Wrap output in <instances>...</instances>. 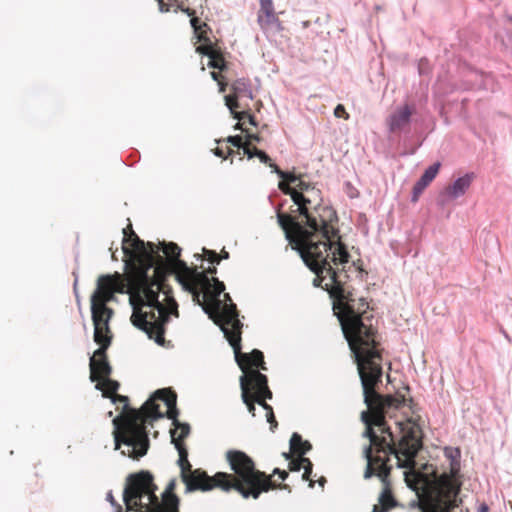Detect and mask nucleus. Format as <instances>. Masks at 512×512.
Instances as JSON below:
<instances>
[{
  "label": "nucleus",
  "instance_id": "c756f323",
  "mask_svg": "<svg viewBox=\"0 0 512 512\" xmlns=\"http://www.w3.org/2000/svg\"><path fill=\"white\" fill-rule=\"evenodd\" d=\"M203 257H205L212 264H219L218 253L214 250L202 248Z\"/></svg>",
  "mask_w": 512,
  "mask_h": 512
},
{
  "label": "nucleus",
  "instance_id": "09e8293b",
  "mask_svg": "<svg viewBox=\"0 0 512 512\" xmlns=\"http://www.w3.org/2000/svg\"><path fill=\"white\" fill-rule=\"evenodd\" d=\"M486 511H487V507L486 506L481 507V511L480 512H486Z\"/></svg>",
  "mask_w": 512,
  "mask_h": 512
},
{
  "label": "nucleus",
  "instance_id": "9d476101",
  "mask_svg": "<svg viewBox=\"0 0 512 512\" xmlns=\"http://www.w3.org/2000/svg\"><path fill=\"white\" fill-rule=\"evenodd\" d=\"M190 17V24L194 30V33L200 43L196 47V52L201 55H205L209 58L208 64H227L224 58V54L221 48L211 41L208 36L210 27L203 21H201L196 14Z\"/></svg>",
  "mask_w": 512,
  "mask_h": 512
},
{
  "label": "nucleus",
  "instance_id": "c85d7f7f",
  "mask_svg": "<svg viewBox=\"0 0 512 512\" xmlns=\"http://www.w3.org/2000/svg\"><path fill=\"white\" fill-rule=\"evenodd\" d=\"M290 182L284 180L279 183V189L286 195H289L294 201V197L297 195V188L291 187Z\"/></svg>",
  "mask_w": 512,
  "mask_h": 512
},
{
  "label": "nucleus",
  "instance_id": "de8ad7c7",
  "mask_svg": "<svg viewBox=\"0 0 512 512\" xmlns=\"http://www.w3.org/2000/svg\"><path fill=\"white\" fill-rule=\"evenodd\" d=\"M107 498H108L111 502L113 501V496L111 495V493H109V494L107 495Z\"/></svg>",
  "mask_w": 512,
  "mask_h": 512
},
{
  "label": "nucleus",
  "instance_id": "ea45409f",
  "mask_svg": "<svg viewBox=\"0 0 512 512\" xmlns=\"http://www.w3.org/2000/svg\"><path fill=\"white\" fill-rule=\"evenodd\" d=\"M261 138L258 134H247V140L246 142H252V141H255V142H260Z\"/></svg>",
  "mask_w": 512,
  "mask_h": 512
},
{
  "label": "nucleus",
  "instance_id": "f8f14e48",
  "mask_svg": "<svg viewBox=\"0 0 512 512\" xmlns=\"http://www.w3.org/2000/svg\"><path fill=\"white\" fill-rule=\"evenodd\" d=\"M227 476L225 472H217L213 476H209L204 470L192 469L188 473L181 475V480L186 486V492L194 491H210L214 488L223 490V482Z\"/></svg>",
  "mask_w": 512,
  "mask_h": 512
},
{
  "label": "nucleus",
  "instance_id": "a18cd8bd",
  "mask_svg": "<svg viewBox=\"0 0 512 512\" xmlns=\"http://www.w3.org/2000/svg\"><path fill=\"white\" fill-rule=\"evenodd\" d=\"M318 482H319V484H320L321 486H323V485H324V483L326 482V479H325L324 477H321V478L318 480Z\"/></svg>",
  "mask_w": 512,
  "mask_h": 512
},
{
  "label": "nucleus",
  "instance_id": "5701e85b",
  "mask_svg": "<svg viewBox=\"0 0 512 512\" xmlns=\"http://www.w3.org/2000/svg\"><path fill=\"white\" fill-rule=\"evenodd\" d=\"M312 445L310 442L303 440L301 435L298 433H293L290 439V450L292 454L298 456H304L306 452L311 450Z\"/></svg>",
  "mask_w": 512,
  "mask_h": 512
},
{
  "label": "nucleus",
  "instance_id": "72a5a7b5",
  "mask_svg": "<svg viewBox=\"0 0 512 512\" xmlns=\"http://www.w3.org/2000/svg\"><path fill=\"white\" fill-rule=\"evenodd\" d=\"M227 141L237 149H241L244 145V142L242 141V137L239 135L236 136H230L228 137Z\"/></svg>",
  "mask_w": 512,
  "mask_h": 512
},
{
  "label": "nucleus",
  "instance_id": "c03bdc74",
  "mask_svg": "<svg viewBox=\"0 0 512 512\" xmlns=\"http://www.w3.org/2000/svg\"><path fill=\"white\" fill-rule=\"evenodd\" d=\"M244 120H245V119H243L242 121H244ZM238 121H241V120H238ZM242 125H243V124H242L241 122H238V123L235 125V127H234V128H235L236 130H237V129H241L242 131H244V129H243V127H242Z\"/></svg>",
  "mask_w": 512,
  "mask_h": 512
},
{
  "label": "nucleus",
  "instance_id": "9b49d317",
  "mask_svg": "<svg viewBox=\"0 0 512 512\" xmlns=\"http://www.w3.org/2000/svg\"><path fill=\"white\" fill-rule=\"evenodd\" d=\"M124 262L126 263V260ZM127 270L128 269L125 266L124 274L115 272L111 275L100 276L97 280V288L91 296V300L108 303L114 298V293L116 292L128 293L130 295Z\"/></svg>",
  "mask_w": 512,
  "mask_h": 512
},
{
  "label": "nucleus",
  "instance_id": "f704fd0d",
  "mask_svg": "<svg viewBox=\"0 0 512 512\" xmlns=\"http://www.w3.org/2000/svg\"><path fill=\"white\" fill-rule=\"evenodd\" d=\"M256 154L255 157H258L259 160L264 164H269L271 161V158L262 150H259L258 148H254V153Z\"/></svg>",
  "mask_w": 512,
  "mask_h": 512
},
{
  "label": "nucleus",
  "instance_id": "6ab92c4d",
  "mask_svg": "<svg viewBox=\"0 0 512 512\" xmlns=\"http://www.w3.org/2000/svg\"><path fill=\"white\" fill-rule=\"evenodd\" d=\"M475 178L474 173H467L464 176L458 178L453 184L447 186L443 192V195L449 199H456L466 193L471 183Z\"/></svg>",
  "mask_w": 512,
  "mask_h": 512
},
{
  "label": "nucleus",
  "instance_id": "58836bf2",
  "mask_svg": "<svg viewBox=\"0 0 512 512\" xmlns=\"http://www.w3.org/2000/svg\"><path fill=\"white\" fill-rule=\"evenodd\" d=\"M276 474H278V475H279V477H280V479H281V480H283V481H284V480H286V478H287V477H288V475H289L287 471H285V470H280L279 468H275V469L273 470V473H272L270 476L272 477L273 475H276Z\"/></svg>",
  "mask_w": 512,
  "mask_h": 512
},
{
  "label": "nucleus",
  "instance_id": "f3484780",
  "mask_svg": "<svg viewBox=\"0 0 512 512\" xmlns=\"http://www.w3.org/2000/svg\"><path fill=\"white\" fill-rule=\"evenodd\" d=\"M414 113V107L405 104L397 108L389 117L388 125L391 131H398L404 128L410 122V117Z\"/></svg>",
  "mask_w": 512,
  "mask_h": 512
},
{
  "label": "nucleus",
  "instance_id": "8fccbe9b",
  "mask_svg": "<svg viewBox=\"0 0 512 512\" xmlns=\"http://www.w3.org/2000/svg\"><path fill=\"white\" fill-rule=\"evenodd\" d=\"M286 459H290V454L284 453Z\"/></svg>",
  "mask_w": 512,
  "mask_h": 512
},
{
  "label": "nucleus",
  "instance_id": "37998d69",
  "mask_svg": "<svg viewBox=\"0 0 512 512\" xmlns=\"http://www.w3.org/2000/svg\"><path fill=\"white\" fill-rule=\"evenodd\" d=\"M214 153H215V155H217L218 157L226 158V153H225V151H224L222 148H220V147H217V148L215 149V152H214Z\"/></svg>",
  "mask_w": 512,
  "mask_h": 512
},
{
  "label": "nucleus",
  "instance_id": "2f4dec72",
  "mask_svg": "<svg viewBox=\"0 0 512 512\" xmlns=\"http://www.w3.org/2000/svg\"><path fill=\"white\" fill-rule=\"evenodd\" d=\"M334 115L335 117L337 118H343L345 120H348L349 119V114L348 112L346 111L344 105L342 104H338L335 109H334Z\"/></svg>",
  "mask_w": 512,
  "mask_h": 512
},
{
  "label": "nucleus",
  "instance_id": "0eeeda50",
  "mask_svg": "<svg viewBox=\"0 0 512 512\" xmlns=\"http://www.w3.org/2000/svg\"><path fill=\"white\" fill-rule=\"evenodd\" d=\"M220 302H215V306L206 313L217 324L224 333L225 338L232 346L235 359L243 374L248 376L247 380L252 379L250 376L260 370H267L263 353L254 349L251 353L241 352V334L243 324L239 320L238 310L234 305H228L224 311H219Z\"/></svg>",
  "mask_w": 512,
  "mask_h": 512
},
{
  "label": "nucleus",
  "instance_id": "20e7f679",
  "mask_svg": "<svg viewBox=\"0 0 512 512\" xmlns=\"http://www.w3.org/2000/svg\"><path fill=\"white\" fill-rule=\"evenodd\" d=\"M348 262L349 260L347 263ZM340 264H346V262L332 261L331 257H329V262L326 266L330 267L335 274V285L339 284L340 288L345 291L344 295L348 298L347 302L349 306L347 312L342 314L339 313L338 309H335L336 300L330 293L332 286H334L331 277L334 275L330 271L324 268L319 275L315 273L317 276L315 281L319 280L322 282L328 278V281L325 282L324 289L333 300L334 315L340 322L343 335L348 342L357 365L360 380L362 381L363 372L368 376L379 372V382H382L383 347L381 345L378 328L374 324L376 320L373 309L370 307L366 298L356 297L350 288L340 279V275L335 268ZM314 285H317V282H314Z\"/></svg>",
  "mask_w": 512,
  "mask_h": 512
},
{
  "label": "nucleus",
  "instance_id": "c9c22d12",
  "mask_svg": "<svg viewBox=\"0 0 512 512\" xmlns=\"http://www.w3.org/2000/svg\"><path fill=\"white\" fill-rule=\"evenodd\" d=\"M254 148H257L256 146H252L250 142H244V145L242 147L243 152L249 159L256 156L254 153Z\"/></svg>",
  "mask_w": 512,
  "mask_h": 512
},
{
  "label": "nucleus",
  "instance_id": "ddd939ff",
  "mask_svg": "<svg viewBox=\"0 0 512 512\" xmlns=\"http://www.w3.org/2000/svg\"><path fill=\"white\" fill-rule=\"evenodd\" d=\"M91 314L94 325V341L96 343L111 342L109 322L113 316V310L107 306V303L91 300Z\"/></svg>",
  "mask_w": 512,
  "mask_h": 512
},
{
  "label": "nucleus",
  "instance_id": "412c9836",
  "mask_svg": "<svg viewBox=\"0 0 512 512\" xmlns=\"http://www.w3.org/2000/svg\"><path fill=\"white\" fill-rule=\"evenodd\" d=\"M161 12H169L178 10L186 13L188 16L196 14L194 9L189 7L188 0H157Z\"/></svg>",
  "mask_w": 512,
  "mask_h": 512
},
{
  "label": "nucleus",
  "instance_id": "79ce46f5",
  "mask_svg": "<svg viewBox=\"0 0 512 512\" xmlns=\"http://www.w3.org/2000/svg\"><path fill=\"white\" fill-rule=\"evenodd\" d=\"M201 273H205L206 276L208 275H214L217 273V268L216 267H209L206 271H202ZM209 279V277H207Z\"/></svg>",
  "mask_w": 512,
  "mask_h": 512
},
{
  "label": "nucleus",
  "instance_id": "49530a36",
  "mask_svg": "<svg viewBox=\"0 0 512 512\" xmlns=\"http://www.w3.org/2000/svg\"><path fill=\"white\" fill-rule=\"evenodd\" d=\"M232 153H233V150H232V149H230L229 147H227V154H228V155H231Z\"/></svg>",
  "mask_w": 512,
  "mask_h": 512
},
{
  "label": "nucleus",
  "instance_id": "4c0bfd02",
  "mask_svg": "<svg viewBox=\"0 0 512 512\" xmlns=\"http://www.w3.org/2000/svg\"><path fill=\"white\" fill-rule=\"evenodd\" d=\"M266 417H267V421L271 425V430H274V428L277 427V421L275 419L273 410L270 411L269 413H266Z\"/></svg>",
  "mask_w": 512,
  "mask_h": 512
},
{
  "label": "nucleus",
  "instance_id": "473e14b6",
  "mask_svg": "<svg viewBox=\"0 0 512 512\" xmlns=\"http://www.w3.org/2000/svg\"><path fill=\"white\" fill-rule=\"evenodd\" d=\"M220 294L221 293H219L217 296H215L216 301L220 302V304H221V307H219V311H221V312L224 311V308L227 307L228 305L236 306L234 303H232V299L228 293L224 294V300H225L224 303L219 299ZM235 308L237 309V307H235Z\"/></svg>",
  "mask_w": 512,
  "mask_h": 512
},
{
  "label": "nucleus",
  "instance_id": "423d86ee",
  "mask_svg": "<svg viewBox=\"0 0 512 512\" xmlns=\"http://www.w3.org/2000/svg\"><path fill=\"white\" fill-rule=\"evenodd\" d=\"M233 474L226 473L223 482V491L234 490L243 498L258 499L263 492L274 489L290 490L287 484H277L265 472L256 468L254 460L240 450H229L225 455Z\"/></svg>",
  "mask_w": 512,
  "mask_h": 512
},
{
  "label": "nucleus",
  "instance_id": "b1692460",
  "mask_svg": "<svg viewBox=\"0 0 512 512\" xmlns=\"http://www.w3.org/2000/svg\"><path fill=\"white\" fill-rule=\"evenodd\" d=\"M179 459H178V465L180 467V476L188 473L192 470V465L188 460V450L186 446H178L176 447Z\"/></svg>",
  "mask_w": 512,
  "mask_h": 512
},
{
  "label": "nucleus",
  "instance_id": "7ed1b4c3",
  "mask_svg": "<svg viewBox=\"0 0 512 512\" xmlns=\"http://www.w3.org/2000/svg\"><path fill=\"white\" fill-rule=\"evenodd\" d=\"M297 206L291 213L277 210V221L284 231L285 238L294 250H297L308 268L318 275L324 268L335 275L327 267L329 257L332 261L347 262L350 254L341 241L339 229L336 227L338 216L336 211L322 204V193L316 187L306 191L297 190L294 197ZM336 283L335 276L331 277ZM339 284L332 286L331 295L335 298V309L339 313L347 312L349 306L347 296Z\"/></svg>",
  "mask_w": 512,
  "mask_h": 512
},
{
  "label": "nucleus",
  "instance_id": "1a4fd4ad",
  "mask_svg": "<svg viewBox=\"0 0 512 512\" xmlns=\"http://www.w3.org/2000/svg\"><path fill=\"white\" fill-rule=\"evenodd\" d=\"M252 379L247 380L248 376L240 377L241 398L246 405L249 413L255 416V404L262 406L266 413L273 410L272 406L267 404V399H272V391L268 386V378L261 372L253 373Z\"/></svg>",
  "mask_w": 512,
  "mask_h": 512
},
{
  "label": "nucleus",
  "instance_id": "2eb2a0df",
  "mask_svg": "<svg viewBox=\"0 0 512 512\" xmlns=\"http://www.w3.org/2000/svg\"><path fill=\"white\" fill-rule=\"evenodd\" d=\"M100 347L93 353L90 358V379L92 382H96L104 377L110 376L112 373V367L110 366L106 354V350L110 346V341L105 343H97Z\"/></svg>",
  "mask_w": 512,
  "mask_h": 512
},
{
  "label": "nucleus",
  "instance_id": "39448f33",
  "mask_svg": "<svg viewBox=\"0 0 512 512\" xmlns=\"http://www.w3.org/2000/svg\"><path fill=\"white\" fill-rule=\"evenodd\" d=\"M176 399V393L170 388L159 389L139 410H130L122 417L113 419L115 448L119 449L123 445L121 453L133 459H139L147 454L149 438L146 425L164 416L156 403L157 400L166 404V416L173 421L174 428L170 430L171 442L175 448L185 446L184 440L190 434V426L179 422Z\"/></svg>",
  "mask_w": 512,
  "mask_h": 512
},
{
  "label": "nucleus",
  "instance_id": "a211bd4d",
  "mask_svg": "<svg viewBox=\"0 0 512 512\" xmlns=\"http://www.w3.org/2000/svg\"><path fill=\"white\" fill-rule=\"evenodd\" d=\"M260 9L258 11L257 20L261 28H269L279 22V18L274 10L272 0H259Z\"/></svg>",
  "mask_w": 512,
  "mask_h": 512
},
{
  "label": "nucleus",
  "instance_id": "dca6fc26",
  "mask_svg": "<svg viewBox=\"0 0 512 512\" xmlns=\"http://www.w3.org/2000/svg\"><path fill=\"white\" fill-rule=\"evenodd\" d=\"M175 480H171L162 494L161 500L156 496V505L150 512H179L180 500L175 494Z\"/></svg>",
  "mask_w": 512,
  "mask_h": 512
},
{
  "label": "nucleus",
  "instance_id": "aec40b11",
  "mask_svg": "<svg viewBox=\"0 0 512 512\" xmlns=\"http://www.w3.org/2000/svg\"><path fill=\"white\" fill-rule=\"evenodd\" d=\"M440 169V163H435L429 166L421 178L416 182L413 187L412 202H417L425 188L434 180Z\"/></svg>",
  "mask_w": 512,
  "mask_h": 512
},
{
  "label": "nucleus",
  "instance_id": "7c9ffc66",
  "mask_svg": "<svg viewBox=\"0 0 512 512\" xmlns=\"http://www.w3.org/2000/svg\"><path fill=\"white\" fill-rule=\"evenodd\" d=\"M305 457L302 455V456H298L296 458H292L290 459L289 461V470L290 471H300L302 469V465H304L302 463V459H304Z\"/></svg>",
  "mask_w": 512,
  "mask_h": 512
},
{
  "label": "nucleus",
  "instance_id": "cd10ccee",
  "mask_svg": "<svg viewBox=\"0 0 512 512\" xmlns=\"http://www.w3.org/2000/svg\"><path fill=\"white\" fill-rule=\"evenodd\" d=\"M112 402L113 403H117V402H120V403H123L124 404V410L123 412L118 416V417H122L124 414L128 413L130 410H135L134 408H130L128 406V397L127 396H123V395H119V394H115L112 398H111Z\"/></svg>",
  "mask_w": 512,
  "mask_h": 512
},
{
  "label": "nucleus",
  "instance_id": "393cba45",
  "mask_svg": "<svg viewBox=\"0 0 512 512\" xmlns=\"http://www.w3.org/2000/svg\"><path fill=\"white\" fill-rule=\"evenodd\" d=\"M213 68H218V71H212L211 77L218 83L220 92H224L227 86V82L225 80V76L223 72L228 69L229 66H212Z\"/></svg>",
  "mask_w": 512,
  "mask_h": 512
},
{
  "label": "nucleus",
  "instance_id": "6e6552de",
  "mask_svg": "<svg viewBox=\"0 0 512 512\" xmlns=\"http://www.w3.org/2000/svg\"><path fill=\"white\" fill-rule=\"evenodd\" d=\"M157 485L148 470L131 473L126 477L123 501L127 512H150L156 505Z\"/></svg>",
  "mask_w": 512,
  "mask_h": 512
},
{
  "label": "nucleus",
  "instance_id": "bb28decb",
  "mask_svg": "<svg viewBox=\"0 0 512 512\" xmlns=\"http://www.w3.org/2000/svg\"><path fill=\"white\" fill-rule=\"evenodd\" d=\"M304 465H302V468L304 469V473L302 475V479L305 481H309V486L311 488L314 487V481L310 478L312 474L313 464L310 461L309 458H304L301 460Z\"/></svg>",
  "mask_w": 512,
  "mask_h": 512
},
{
  "label": "nucleus",
  "instance_id": "f257e3e1",
  "mask_svg": "<svg viewBox=\"0 0 512 512\" xmlns=\"http://www.w3.org/2000/svg\"><path fill=\"white\" fill-rule=\"evenodd\" d=\"M379 383V372L369 376L362 373L364 402L368 409L361 413V419L366 426L363 436L370 441L364 449L367 460L364 477L376 476L382 483L378 503L372 512H389L398 506L390 480L391 455L395 456L399 467L409 469L405 472V481L416 492L420 512H456L461 503V482L453 472L437 475L434 469L430 472L415 469V457L422 448V430L411 420L399 423L401 437L398 442L395 440L385 414L389 409L404 405L405 396L400 393L381 395L377 392Z\"/></svg>",
  "mask_w": 512,
  "mask_h": 512
},
{
  "label": "nucleus",
  "instance_id": "a878e982",
  "mask_svg": "<svg viewBox=\"0 0 512 512\" xmlns=\"http://www.w3.org/2000/svg\"><path fill=\"white\" fill-rule=\"evenodd\" d=\"M268 165L272 168L273 172H275L283 180H286L292 184L296 183V180H298V176L282 171L276 164L272 163L271 161Z\"/></svg>",
  "mask_w": 512,
  "mask_h": 512
},
{
  "label": "nucleus",
  "instance_id": "e433bc0d",
  "mask_svg": "<svg viewBox=\"0 0 512 512\" xmlns=\"http://www.w3.org/2000/svg\"><path fill=\"white\" fill-rule=\"evenodd\" d=\"M296 182H298V183L296 184V186L294 188H297V190H299V191H306L307 189L313 187L310 183L305 182L299 178H298V180H296Z\"/></svg>",
  "mask_w": 512,
  "mask_h": 512
},
{
  "label": "nucleus",
  "instance_id": "4468645a",
  "mask_svg": "<svg viewBox=\"0 0 512 512\" xmlns=\"http://www.w3.org/2000/svg\"><path fill=\"white\" fill-rule=\"evenodd\" d=\"M232 93L225 97L226 106L229 108L233 117L237 120L248 119L251 125H256L254 116L249 111H237L240 107L238 100L242 97L252 98V92L249 84L244 79L236 80L232 86Z\"/></svg>",
  "mask_w": 512,
  "mask_h": 512
},
{
  "label": "nucleus",
  "instance_id": "4be33fe9",
  "mask_svg": "<svg viewBox=\"0 0 512 512\" xmlns=\"http://www.w3.org/2000/svg\"><path fill=\"white\" fill-rule=\"evenodd\" d=\"M120 384L116 380H112L110 376L104 377L96 381V389L102 391L103 397L112 398L119 389Z\"/></svg>",
  "mask_w": 512,
  "mask_h": 512
},
{
  "label": "nucleus",
  "instance_id": "f03ea898",
  "mask_svg": "<svg viewBox=\"0 0 512 512\" xmlns=\"http://www.w3.org/2000/svg\"><path fill=\"white\" fill-rule=\"evenodd\" d=\"M123 234L122 250L126 257L130 304L133 307L131 322L143 330L149 339L164 346L165 326L170 314L178 316V306L166 285V277L175 274L177 281L192 294L205 312L215 306V296L225 290V285L217 278L208 279L196 267H188L185 261L179 259L181 248L176 243L162 244L167 258L163 260L156 245L141 240L131 224L123 229Z\"/></svg>",
  "mask_w": 512,
  "mask_h": 512
},
{
  "label": "nucleus",
  "instance_id": "a19ab883",
  "mask_svg": "<svg viewBox=\"0 0 512 512\" xmlns=\"http://www.w3.org/2000/svg\"><path fill=\"white\" fill-rule=\"evenodd\" d=\"M230 257V254L228 251L225 250V248H223L221 250V252L218 254V259H219V262L222 260V259H229Z\"/></svg>",
  "mask_w": 512,
  "mask_h": 512
}]
</instances>
